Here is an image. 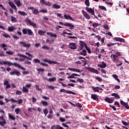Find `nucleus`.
Instances as JSON below:
<instances>
[{"label": "nucleus", "mask_w": 129, "mask_h": 129, "mask_svg": "<svg viewBox=\"0 0 129 129\" xmlns=\"http://www.w3.org/2000/svg\"><path fill=\"white\" fill-rule=\"evenodd\" d=\"M85 4L87 7L90 6V2H89V0H85Z\"/></svg>", "instance_id": "79ce46f5"}, {"label": "nucleus", "mask_w": 129, "mask_h": 129, "mask_svg": "<svg viewBox=\"0 0 129 129\" xmlns=\"http://www.w3.org/2000/svg\"><path fill=\"white\" fill-rule=\"evenodd\" d=\"M13 66H15V67H17V68H19V69H21V70H25V68L21 66V65L17 62L13 63Z\"/></svg>", "instance_id": "6e6552de"}, {"label": "nucleus", "mask_w": 129, "mask_h": 129, "mask_svg": "<svg viewBox=\"0 0 129 129\" xmlns=\"http://www.w3.org/2000/svg\"><path fill=\"white\" fill-rule=\"evenodd\" d=\"M14 30H16V28H15L14 26H10L8 28V30L9 32H13Z\"/></svg>", "instance_id": "c85d7f7f"}, {"label": "nucleus", "mask_w": 129, "mask_h": 129, "mask_svg": "<svg viewBox=\"0 0 129 129\" xmlns=\"http://www.w3.org/2000/svg\"><path fill=\"white\" fill-rule=\"evenodd\" d=\"M45 33H46V31H44L43 30H38V34L40 36H43V35H45Z\"/></svg>", "instance_id": "473e14b6"}, {"label": "nucleus", "mask_w": 129, "mask_h": 129, "mask_svg": "<svg viewBox=\"0 0 129 129\" xmlns=\"http://www.w3.org/2000/svg\"><path fill=\"white\" fill-rule=\"evenodd\" d=\"M11 21H12V22H13V23H16V22H17L16 18H15L13 16H11Z\"/></svg>", "instance_id": "a18cd8bd"}, {"label": "nucleus", "mask_w": 129, "mask_h": 129, "mask_svg": "<svg viewBox=\"0 0 129 129\" xmlns=\"http://www.w3.org/2000/svg\"><path fill=\"white\" fill-rule=\"evenodd\" d=\"M27 33H28V34L30 35V36H33V31L31 29H28Z\"/></svg>", "instance_id": "5fc2aeb1"}, {"label": "nucleus", "mask_w": 129, "mask_h": 129, "mask_svg": "<svg viewBox=\"0 0 129 129\" xmlns=\"http://www.w3.org/2000/svg\"><path fill=\"white\" fill-rule=\"evenodd\" d=\"M41 103L42 104V105H43V106H46V105H48V102L45 101H41Z\"/></svg>", "instance_id": "de8ad7c7"}, {"label": "nucleus", "mask_w": 129, "mask_h": 129, "mask_svg": "<svg viewBox=\"0 0 129 129\" xmlns=\"http://www.w3.org/2000/svg\"><path fill=\"white\" fill-rule=\"evenodd\" d=\"M104 100L109 103V104H111V103H112L114 100V97H111V98H109V97H106L105 99H104Z\"/></svg>", "instance_id": "20e7f679"}, {"label": "nucleus", "mask_w": 129, "mask_h": 129, "mask_svg": "<svg viewBox=\"0 0 129 129\" xmlns=\"http://www.w3.org/2000/svg\"><path fill=\"white\" fill-rule=\"evenodd\" d=\"M55 129H64L60 125H56Z\"/></svg>", "instance_id": "774afa93"}, {"label": "nucleus", "mask_w": 129, "mask_h": 129, "mask_svg": "<svg viewBox=\"0 0 129 129\" xmlns=\"http://www.w3.org/2000/svg\"><path fill=\"white\" fill-rule=\"evenodd\" d=\"M39 13H43V14H45L47 13V9H41Z\"/></svg>", "instance_id": "4d7b16f0"}, {"label": "nucleus", "mask_w": 129, "mask_h": 129, "mask_svg": "<svg viewBox=\"0 0 129 129\" xmlns=\"http://www.w3.org/2000/svg\"><path fill=\"white\" fill-rule=\"evenodd\" d=\"M92 89H93V90L94 91V92H98L99 93V87L97 86V87H94L92 86Z\"/></svg>", "instance_id": "b1692460"}, {"label": "nucleus", "mask_w": 129, "mask_h": 129, "mask_svg": "<svg viewBox=\"0 0 129 129\" xmlns=\"http://www.w3.org/2000/svg\"><path fill=\"white\" fill-rule=\"evenodd\" d=\"M6 54H8V55H13V54H14V52L11 51V50L7 51Z\"/></svg>", "instance_id": "13d9d810"}, {"label": "nucleus", "mask_w": 129, "mask_h": 129, "mask_svg": "<svg viewBox=\"0 0 129 129\" xmlns=\"http://www.w3.org/2000/svg\"><path fill=\"white\" fill-rule=\"evenodd\" d=\"M92 26H93V27L94 28H96V27L99 26V24L98 23H93Z\"/></svg>", "instance_id": "680f3d73"}, {"label": "nucleus", "mask_w": 129, "mask_h": 129, "mask_svg": "<svg viewBox=\"0 0 129 129\" xmlns=\"http://www.w3.org/2000/svg\"><path fill=\"white\" fill-rule=\"evenodd\" d=\"M65 92L67 93V94H72L74 95H76V93L73 92L72 91H70V90H65Z\"/></svg>", "instance_id": "bb28decb"}, {"label": "nucleus", "mask_w": 129, "mask_h": 129, "mask_svg": "<svg viewBox=\"0 0 129 129\" xmlns=\"http://www.w3.org/2000/svg\"><path fill=\"white\" fill-rule=\"evenodd\" d=\"M42 49H43L45 50H49V49H50V47H48L47 46L44 45L42 46Z\"/></svg>", "instance_id": "6e6d98bb"}, {"label": "nucleus", "mask_w": 129, "mask_h": 129, "mask_svg": "<svg viewBox=\"0 0 129 129\" xmlns=\"http://www.w3.org/2000/svg\"><path fill=\"white\" fill-rule=\"evenodd\" d=\"M75 77H80V75L77 74L73 73V74H72V75H70L69 76H68V79H69L75 78Z\"/></svg>", "instance_id": "f3484780"}, {"label": "nucleus", "mask_w": 129, "mask_h": 129, "mask_svg": "<svg viewBox=\"0 0 129 129\" xmlns=\"http://www.w3.org/2000/svg\"><path fill=\"white\" fill-rule=\"evenodd\" d=\"M87 70H88L89 72L93 73L97 75L99 74L98 71L95 68H91V67H88Z\"/></svg>", "instance_id": "39448f33"}, {"label": "nucleus", "mask_w": 129, "mask_h": 129, "mask_svg": "<svg viewBox=\"0 0 129 129\" xmlns=\"http://www.w3.org/2000/svg\"><path fill=\"white\" fill-rule=\"evenodd\" d=\"M8 1H9L8 2L9 6H10V7H11V8H12V9H13L14 10H15V11H18V9H17V6H16V5H15V4H14V3L11 2L10 0Z\"/></svg>", "instance_id": "9d476101"}, {"label": "nucleus", "mask_w": 129, "mask_h": 129, "mask_svg": "<svg viewBox=\"0 0 129 129\" xmlns=\"http://www.w3.org/2000/svg\"><path fill=\"white\" fill-rule=\"evenodd\" d=\"M21 47H24L25 48H30L31 47V44H28L26 41H20L19 43Z\"/></svg>", "instance_id": "f257e3e1"}, {"label": "nucleus", "mask_w": 129, "mask_h": 129, "mask_svg": "<svg viewBox=\"0 0 129 129\" xmlns=\"http://www.w3.org/2000/svg\"><path fill=\"white\" fill-rule=\"evenodd\" d=\"M32 13H33L34 15H38V14H39V11L38 10L34 9L32 11Z\"/></svg>", "instance_id": "49530a36"}, {"label": "nucleus", "mask_w": 129, "mask_h": 129, "mask_svg": "<svg viewBox=\"0 0 129 129\" xmlns=\"http://www.w3.org/2000/svg\"><path fill=\"white\" fill-rule=\"evenodd\" d=\"M65 19L66 20H71L72 21H75V20L73 19V18H72V17H71L70 15H65Z\"/></svg>", "instance_id": "aec40b11"}, {"label": "nucleus", "mask_w": 129, "mask_h": 129, "mask_svg": "<svg viewBox=\"0 0 129 129\" xmlns=\"http://www.w3.org/2000/svg\"><path fill=\"white\" fill-rule=\"evenodd\" d=\"M0 124L2 126H5V125L7 124V121H6V119L4 118V115L0 116Z\"/></svg>", "instance_id": "f03ea898"}, {"label": "nucleus", "mask_w": 129, "mask_h": 129, "mask_svg": "<svg viewBox=\"0 0 129 129\" xmlns=\"http://www.w3.org/2000/svg\"><path fill=\"white\" fill-rule=\"evenodd\" d=\"M8 116H9V118H10V119H12V120H15V117H14V116H13V115L9 113Z\"/></svg>", "instance_id": "37998d69"}, {"label": "nucleus", "mask_w": 129, "mask_h": 129, "mask_svg": "<svg viewBox=\"0 0 129 129\" xmlns=\"http://www.w3.org/2000/svg\"><path fill=\"white\" fill-rule=\"evenodd\" d=\"M47 87L49 89H52V90H54L55 88H57V87H54L53 86H49V85H47Z\"/></svg>", "instance_id": "a19ab883"}, {"label": "nucleus", "mask_w": 129, "mask_h": 129, "mask_svg": "<svg viewBox=\"0 0 129 129\" xmlns=\"http://www.w3.org/2000/svg\"><path fill=\"white\" fill-rule=\"evenodd\" d=\"M80 54L85 56L87 55V51L86 49H83L82 51L80 52Z\"/></svg>", "instance_id": "412c9836"}, {"label": "nucleus", "mask_w": 129, "mask_h": 129, "mask_svg": "<svg viewBox=\"0 0 129 129\" xmlns=\"http://www.w3.org/2000/svg\"><path fill=\"white\" fill-rule=\"evenodd\" d=\"M22 91L23 92H25V93H27L29 92V89H28V88H26V87L23 86Z\"/></svg>", "instance_id": "c9c22d12"}, {"label": "nucleus", "mask_w": 129, "mask_h": 129, "mask_svg": "<svg viewBox=\"0 0 129 129\" xmlns=\"http://www.w3.org/2000/svg\"><path fill=\"white\" fill-rule=\"evenodd\" d=\"M68 124H69V125H68ZM70 124H71V121L66 122L65 127H67V129H69V126H70Z\"/></svg>", "instance_id": "72a5a7b5"}, {"label": "nucleus", "mask_w": 129, "mask_h": 129, "mask_svg": "<svg viewBox=\"0 0 129 129\" xmlns=\"http://www.w3.org/2000/svg\"><path fill=\"white\" fill-rule=\"evenodd\" d=\"M97 66L101 69H105L107 65L104 62V61H102L101 63L98 64Z\"/></svg>", "instance_id": "4468645a"}, {"label": "nucleus", "mask_w": 129, "mask_h": 129, "mask_svg": "<svg viewBox=\"0 0 129 129\" xmlns=\"http://www.w3.org/2000/svg\"><path fill=\"white\" fill-rule=\"evenodd\" d=\"M120 103L123 106L125 107L126 109H129V106L128 105L127 103H126L123 100H121Z\"/></svg>", "instance_id": "ddd939ff"}, {"label": "nucleus", "mask_w": 129, "mask_h": 129, "mask_svg": "<svg viewBox=\"0 0 129 129\" xmlns=\"http://www.w3.org/2000/svg\"><path fill=\"white\" fill-rule=\"evenodd\" d=\"M86 10L90 14H92V16H94L95 11L94 9H92L91 8H88L87 7L86 8Z\"/></svg>", "instance_id": "423d86ee"}, {"label": "nucleus", "mask_w": 129, "mask_h": 129, "mask_svg": "<svg viewBox=\"0 0 129 129\" xmlns=\"http://www.w3.org/2000/svg\"><path fill=\"white\" fill-rule=\"evenodd\" d=\"M114 40H116V41H119L120 42H123L124 43L125 42V40L124 39L120 38V37H115Z\"/></svg>", "instance_id": "6ab92c4d"}, {"label": "nucleus", "mask_w": 129, "mask_h": 129, "mask_svg": "<svg viewBox=\"0 0 129 129\" xmlns=\"http://www.w3.org/2000/svg\"><path fill=\"white\" fill-rule=\"evenodd\" d=\"M2 36L5 37V38H11V36H10V35L8 34L7 33H3L2 34Z\"/></svg>", "instance_id": "c03bdc74"}, {"label": "nucleus", "mask_w": 129, "mask_h": 129, "mask_svg": "<svg viewBox=\"0 0 129 129\" xmlns=\"http://www.w3.org/2000/svg\"><path fill=\"white\" fill-rule=\"evenodd\" d=\"M4 65H8V66H13V62L9 61H3Z\"/></svg>", "instance_id": "4be33fe9"}, {"label": "nucleus", "mask_w": 129, "mask_h": 129, "mask_svg": "<svg viewBox=\"0 0 129 129\" xmlns=\"http://www.w3.org/2000/svg\"><path fill=\"white\" fill-rule=\"evenodd\" d=\"M14 2L18 8H20V7L22 6V4H21V1L20 0H14Z\"/></svg>", "instance_id": "5701e85b"}, {"label": "nucleus", "mask_w": 129, "mask_h": 129, "mask_svg": "<svg viewBox=\"0 0 129 129\" xmlns=\"http://www.w3.org/2000/svg\"><path fill=\"white\" fill-rule=\"evenodd\" d=\"M69 70H70L71 71H72V72H77V73H81V71H80V70L78 69L69 68Z\"/></svg>", "instance_id": "a211bd4d"}, {"label": "nucleus", "mask_w": 129, "mask_h": 129, "mask_svg": "<svg viewBox=\"0 0 129 129\" xmlns=\"http://www.w3.org/2000/svg\"><path fill=\"white\" fill-rule=\"evenodd\" d=\"M18 13L21 16H24V17H25V16H27V13L25 12L18 11Z\"/></svg>", "instance_id": "ea45409f"}, {"label": "nucleus", "mask_w": 129, "mask_h": 129, "mask_svg": "<svg viewBox=\"0 0 129 129\" xmlns=\"http://www.w3.org/2000/svg\"><path fill=\"white\" fill-rule=\"evenodd\" d=\"M32 86V84H27L24 87H25L26 88H30Z\"/></svg>", "instance_id": "69168bd1"}, {"label": "nucleus", "mask_w": 129, "mask_h": 129, "mask_svg": "<svg viewBox=\"0 0 129 129\" xmlns=\"http://www.w3.org/2000/svg\"><path fill=\"white\" fill-rule=\"evenodd\" d=\"M65 26L69 27L70 29H71V30L74 29V27H75V26H74V25H73V24H71L69 23H65Z\"/></svg>", "instance_id": "dca6fc26"}, {"label": "nucleus", "mask_w": 129, "mask_h": 129, "mask_svg": "<svg viewBox=\"0 0 129 129\" xmlns=\"http://www.w3.org/2000/svg\"><path fill=\"white\" fill-rule=\"evenodd\" d=\"M47 34L48 35V36H50V37H54V38L57 37V35L56 34H53L51 32H47Z\"/></svg>", "instance_id": "7c9ffc66"}, {"label": "nucleus", "mask_w": 129, "mask_h": 129, "mask_svg": "<svg viewBox=\"0 0 129 129\" xmlns=\"http://www.w3.org/2000/svg\"><path fill=\"white\" fill-rule=\"evenodd\" d=\"M112 56H113V60H114V61H115L116 60H117L118 59V56H117L116 55L112 54L111 55V57H112Z\"/></svg>", "instance_id": "2f4dec72"}, {"label": "nucleus", "mask_w": 129, "mask_h": 129, "mask_svg": "<svg viewBox=\"0 0 129 129\" xmlns=\"http://www.w3.org/2000/svg\"><path fill=\"white\" fill-rule=\"evenodd\" d=\"M20 110H21L20 108H16L15 110V112L16 113V114H19V112L20 111Z\"/></svg>", "instance_id": "e2e57ef3"}, {"label": "nucleus", "mask_w": 129, "mask_h": 129, "mask_svg": "<svg viewBox=\"0 0 129 129\" xmlns=\"http://www.w3.org/2000/svg\"><path fill=\"white\" fill-rule=\"evenodd\" d=\"M99 8L100 9L102 10L107 11V10H106V8L105 7L103 6H99Z\"/></svg>", "instance_id": "8fccbe9b"}, {"label": "nucleus", "mask_w": 129, "mask_h": 129, "mask_svg": "<svg viewBox=\"0 0 129 129\" xmlns=\"http://www.w3.org/2000/svg\"><path fill=\"white\" fill-rule=\"evenodd\" d=\"M95 79L97 80L99 82L101 83L102 82V79L98 76L95 77Z\"/></svg>", "instance_id": "603ef678"}, {"label": "nucleus", "mask_w": 129, "mask_h": 129, "mask_svg": "<svg viewBox=\"0 0 129 129\" xmlns=\"http://www.w3.org/2000/svg\"><path fill=\"white\" fill-rule=\"evenodd\" d=\"M56 77L50 78L49 79H47V81L48 82H54V81H56Z\"/></svg>", "instance_id": "a878e982"}, {"label": "nucleus", "mask_w": 129, "mask_h": 129, "mask_svg": "<svg viewBox=\"0 0 129 129\" xmlns=\"http://www.w3.org/2000/svg\"><path fill=\"white\" fill-rule=\"evenodd\" d=\"M61 8V7L57 4H53L52 5V8L53 9H60Z\"/></svg>", "instance_id": "f704fd0d"}, {"label": "nucleus", "mask_w": 129, "mask_h": 129, "mask_svg": "<svg viewBox=\"0 0 129 129\" xmlns=\"http://www.w3.org/2000/svg\"><path fill=\"white\" fill-rule=\"evenodd\" d=\"M98 96H97V94H91V98L94 100H96L98 99Z\"/></svg>", "instance_id": "cd10ccee"}, {"label": "nucleus", "mask_w": 129, "mask_h": 129, "mask_svg": "<svg viewBox=\"0 0 129 129\" xmlns=\"http://www.w3.org/2000/svg\"><path fill=\"white\" fill-rule=\"evenodd\" d=\"M80 47L84 48V46H85V44H86V43L84 42V41L82 40H80Z\"/></svg>", "instance_id": "393cba45"}, {"label": "nucleus", "mask_w": 129, "mask_h": 129, "mask_svg": "<svg viewBox=\"0 0 129 129\" xmlns=\"http://www.w3.org/2000/svg\"><path fill=\"white\" fill-rule=\"evenodd\" d=\"M37 71H39V72H44V71H45V70H44V69L42 68H39L37 69Z\"/></svg>", "instance_id": "052dcab7"}, {"label": "nucleus", "mask_w": 129, "mask_h": 129, "mask_svg": "<svg viewBox=\"0 0 129 129\" xmlns=\"http://www.w3.org/2000/svg\"><path fill=\"white\" fill-rule=\"evenodd\" d=\"M74 84L73 83H69L68 85H65L66 87H68V88H70L69 86L74 87Z\"/></svg>", "instance_id": "58836bf2"}, {"label": "nucleus", "mask_w": 129, "mask_h": 129, "mask_svg": "<svg viewBox=\"0 0 129 129\" xmlns=\"http://www.w3.org/2000/svg\"><path fill=\"white\" fill-rule=\"evenodd\" d=\"M33 61L35 62V63H41V61H40V60L38 59V58H35V59H33Z\"/></svg>", "instance_id": "bf43d9fd"}, {"label": "nucleus", "mask_w": 129, "mask_h": 129, "mask_svg": "<svg viewBox=\"0 0 129 129\" xmlns=\"http://www.w3.org/2000/svg\"><path fill=\"white\" fill-rule=\"evenodd\" d=\"M77 82L80 83H84V80L83 79H81L80 78H78L77 80Z\"/></svg>", "instance_id": "4c0bfd02"}, {"label": "nucleus", "mask_w": 129, "mask_h": 129, "mask_svg": "<svg viewBox=\"0 0 129 129\" xmlns=\"http://www.w3.org/2000/svg\"><path fill=\"white\" fill-rule=\"evenodd\" d=\"M109 107H111L112 109H113V110L114 111H116V107L112 105L111 104H110L109 105Z\"/></svg>", "instance_id": "0e129e2a"}, {"label": "nucleus", "mask_w": 129, "mask_h": 129, "mask_svg": "<svg viewBox=\"0 0 129 129\" xmlns=\"http://www.w3.org/2000/svg\"><path fill=\"white\" fill-rule=\"evenodd\" d=\"M28 29H23L22 30L23 33L24 34V35L27 34V33H28Z\"/></svg>", "instance_id": "864d4df0"}, {"label": "nucleus", "mask_w": 129, "mask_h": 129, "mask_svg": "<svg viewBox=\"0 0 129 129\" xmlns=\"http://www.w3.org/2000/svg\"><path fill=\"white\" fill-rule=\"evenodd\" d=\"M27 23L30 25V26H32L33 27V28H37V24L31 21V20L27 19L26 20Z\"/></svg>", "instance_id": "0eeeda50"}, {"label": "nucleus", "mask_w": 129, "mask_h": 129, "mask_svg": "<svg viewBox=\"0 0 129 129\" xmlns=\"http://www.w3.org/2000/svg\"><path fill=\"white\" fill-rule=\"evenodd\" d=\"M43 113L45 114V116H47V114H48V109L47 108L44 109Z\"/></svg>", "instance_id": "09e8293b"}, {"label": "nucleus", "mask_w": 129, "mask_h": 129, "mask_svg": "<svg viewBox=\"0 0 129 129\" xmlns=\"http://www.w3.org/2000/svg\"><path fill=\"white\" fill-rule=\"evenodd\" d=\"M111 96H113L115 98H116V99H119L120 98L119 95L118 94L115 93H112L111 94Z\"/></svg>", "instance_id": "c756f323"}, {"label": "nucleus", "mask_w": 129, "mask_h": 129, "mask_svg": "<svg viewBox=\"0 0 129 129\" xmlns=\"http://www.w3.org/2000/svg\"><path fill=\"white\" fill-rule=\"evenodd\" d=\"M69 47L71 49H76L77 46H76V43H70L69 44Z\"/></svg>", "instance_id": "2eb2a0df"}, {"label": "nucleus", "mask_w": 129, "mask_h": 129, "mask_svg": "<svg viewBox=\"0 0 129 129\" xmlns=\"http://www.w3.org/2000/svg\"><path fill=\"white\" fill-rule=\"evenodd\" d=\"M40 3L41 4V5H45V6L51 7V3H50L49 2H45V0H40Z\"/></svg>", "instance_id": "f8f14e48"}, {"label": "nucleus", "mask_w": 129, "mask_h": 129, "mask_svg": "<svg viewBox=\"0 0 129 129\" xmlns=\"http://www.w3.org/2000/svg\"><path fill=\"white\" fill-rule=\"evenodd\" d=\"M85 47L86 48V49L87 50L88 52L90 54L91 53L90 48L88 47L86 44H85Z\"/></svg>", "instance_id": "e433bc0d"}, {"label": "nucleus", "mask_w": 129, "mask_h": 129, "mask_svg": "<svg viewBox=\"0 0 129 129\" xmlns=\"http://www.w3.org/2000/svg\"><path fill=\"white\" fill-rule=\"evenodd\" d=\"M47 63H49V64H57V63L56 61H54L52 60H47Z\"/></svg>", "instance_id": "3c124183"}, {"label": "nucleus", "mask_w": 129, "mask_h": 129, "mask_svg": "<svg viewBox=\"0 0 129 129\" xmlns=\"http://www.w3.org/2000/svg\"><path fill=\"white\" fill-rule=\"evenodd\" d=\"M82 13L84 17H85L87 20L90 19V16H89V15H88V14H87V13L85 12L84 10H82Z\"/></svg>", "instance_id": "9b49d317"}, {"label": "nucleus", "mask_w": 129, "mask_h": 129, "mask_svg": "<svg viewBox=\"0 0 129 129\" xmlns=\"http://www.w3.org/2000/svg\"><path fill=\"white\" fill-rule=\"evenodd\" d=\"M4 85L5 87V89L7 90V89H9V88H11V85L10 84V82H9V81L7 80H5L4 81Z\"/></svg>", "instance_id": "7ed1b4c3"}, {"label": "nucleus", "mask_w": 129, "mask_h": 129, "mask_svg": "<svg viewBox=\"0 0 129 129\" xmlns=\"http://www.w3.org/2000/svg\"><path fill=\"white\" fill-rule=\"evenodd\" d=\"M10 75H15V74H16L17 76H20V75H21V73L16 70H14L13 71L10 72Z\"/></svg>", "instance_id": "1a4fd4ad"}, {"label": "nucleus", "mask_w": 129, "mask_h": 129, "mask_svg": "<svg viewBox=\"0 0 129 129\" xmlns=\"http://www.w3.org/2000/svg\"><path fill=\"white\" fill-rule=\"evenodd\" d=\"M103 28L105 29L108 30L109 29V26L107 24H104L103 25Z\"/></svg>", "instance_id": "338daca9"}]
</instances>
